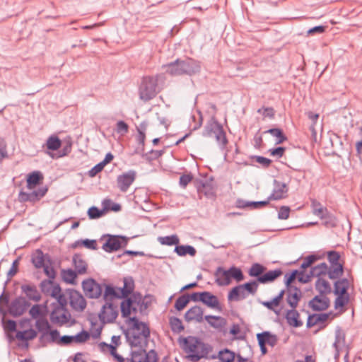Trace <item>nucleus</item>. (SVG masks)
Masks as SVG:
<instances>
[{
    "label": "nucleus",
    "instance_id": "obj_1",
    "mask_svg": "<svg viewBox=\"0 0 362 362\" xmlns=\"http://www.w3.org/2000/svg\"><path fill=\"white\" fill-rule=\"evenodd\" d=\"M165 72L172 76L188 75L192 76L201 70L199 62L189 57L184 59H177L174 62L162 66Z\"/></svg>",
    "mask_w": 362,
    "mask_h": 362
},
{
    "label": "nucleus",
    "instance_id": "obj_2",
    "mask_svg": "<svg viewBox=\"0 0 362 362\" xmlns=\"http://www.w3.org/2000/svg\"><path fill=\"white\" fill-rule=\"evenodd\" d=\"M159 75L146 76L141 79L139 86V98L147 102L154 98L159 93L158 88Z\"/></svg>",
    "mask_w": 362,
    "mask_h": 362
},
{
    "label": "nucleus",
    "instance_id": "obj_3",
    "mask_svg": "<svg viewBox=\"0 0 362 362\" xmlns=\"http://www.w3.org/2000/svg\"><path fill=\"white\" fill-rule=\"evenodd\" d=\"M327 259L330 264L329 278L330 279H338L344 274V262H340V253L335 250H330L327 252Z\"/></svg>",
    "mask_w": 362,
    "mask_h": 362
},
{
    "label": "nucleus",
    "instance_id": "obj_4",
    "mask_svg": "<svg viewBox=\"0 0 362 362\" xmlns=\"http://www.w3.org/2000/svg\"><path fill=\"white\" fill-rule=\"evenodd\" d=\"M47 191L48 187L47 186H42L37 189L35 188L31 190H28L27 192L21 189L18 193V200L21 203L30 202L35 204L45 196Z\"/></svg>",
    "mask_w": 362,
    "mask_h": 362
},
{
    "label": "nucleus",
    "instance_id": "obj_5",
    "mask_svg": "<svg viewBox=\"0 0 362 362\" xmlns=\"http://www.w3.org/2000/svg\"><path fill=\"white\" fill-rule=\"evenodd\" d=\"M106 242L103 245L102 248L107 252L111 253L119 250L127 245L129 238L124 235L107 234Z\"/></svg>",
    "mask_w": 362,
    "mask_h": 362
},
{
    "label": "nucleus",
    "instance_id": "obj_6",
    "mask_svg": "<svg viewBox=\"0 0 362 362\" xmlns=\"http://www.w3.org/2000/svg\"><path fill=\"white\" fill-rule=\"evenodd\" d=\"M118 308L112 302H106L101 308L98 314L100 321L103 325L113 323L118 316Z\"/></svg>",
    "mask_w": 362,
    "mask_h": 362
},
{
    "label": "nucleus",
    "instance_id": "obj_7",
    "mask_svg": "<svg viewBox=\"0 0 362 362\" xmlns=\"http://www.w3.org/2000/svg\"><path fill=\"white\" fill-rule=\"evenodd\" d=\"M30 303L23 296H18L11 300L8 307V313L13 317L21 316L30 307Z\"/></svg>",
    "mask_w": 362,
    "mask_h": 362
},
{
    "label": "nucleus",
    "instance_id": "obj_8",
    "mask_svg": "<svg viewBox=\"0 0 362 362\" xmlns=\"http://www.w3.org/2000/svg\"><path fill=\"white\" fill-rule=\"evenodd\" d=\"M82 288L86 297L88 298H98L103 292L101 284L94 279L88 278L82 281Z\"/></svg>",
    "mask_w": 362,
    "mask_h": 362
},
{
    "label": "nucleus",
    "instance_id": "obj_9",
    "mask_svg": "<svg viewBox=\"0 0 362 362\" xmlns=\"http://www.w3.org/2000/svg\"><path fill=\"white\" fill-rule=\"evenodd\" d=\"M66 294L69 296V304L71 308L77 312H82L86 308V300L81 293L73 288L66 290Z\"/></svg>",
    "mask_w": 362,
    "mask_h": 362
},
{
    "label": "nucleus",
    "instance_id": "obj_10",
    "mask_svg": "<svg viewBox=\"0 0 362 362\" xmlns=\"http://www.w3.org/2000/svg\"><path fill=\"white\" fill-rule=\"evenodd\" d=\"M136 178V172L134 170H129L126 173H123L117 177V187L122 192H127Z\"/></svg>",
    "mask_w": 362,
    "mask_h": 362
},
{
    "label": "nucleus",
    "instance_id": "obj_11",
    "mask_svg": "<svg viewBox=\"0 0 362 362\" xmlns=\"http://www.w3.org/2000/svg\"><path fill=\"white\" fill-rule=\"evenodd\" d=\"M273 190L268 197L269 202L272 200H281L288 197L289 188L286 183L274 179L273 180Z\"/></svg>",
    "mask_w": 362,
    "mask_h": 362
},
{
    "label": "nucleus",
    "instance_id": "obj_12",
    "mask_svg": "<svg viewBox=\"0 0 362 362\" xmlns=\"http://www.w3.org/2000/svg\"><path fill=\"white\" fill-rule=\"evenodd\" d=\"M178 342L181 348L186 352L190 354H198L199 338L188 336L187 337H180Z\"/></svg>",
    "mask_w": 362,
    "mask_h": 362
},
{
    "label": "nucleus",
    "instance_id": "obj_13",
    "mask_svg": "<svg viewBox=\"0 0 362 362\" xmlns=\"http://www.w3.org/2000/svg\"><path fill=\"white\" fill-rule=\"evenodd\" d=\"M31 262L36 269L42 268L47 263L50 265L53 263L51 256L48 253L44 254L40 249L36 250L32 255Z\"/></svg>",
    "mask_w": 362,
    "mask_h": 362
},
{
    "label": "nucleus",
    "instance_id": "obj_14",
    "mask_svg": "<svg viewBox=\"0 0 362 362\" xmlns=\"http://www.w3.org/2000/svg\"><path fill=\"white\" fill-rule=\"evenodd\" d=\"M308 306L314 311H323L330 306V300L327 296L319 294L309 301Z\"/></svg>",
    "mask_w": 362,
    "mask_h": 362
},
{
    "label": "nucleus",
    "instance_id": "obj_15",
    "mask_svg": "<svg viewBox=\"0 0 362 362\" xmlns=\"http://www.w3.org/2000/svg\"><path fill=\"white\" fill-rule=\"evenodd\" d=\"M21 289L25 297L34 302H39L41 299V294L34 284H24L21 286Z\"/></svg>",
    "mask_w": 362,
    "mask_h": 362
},
{
    "label": "nucleus",
    "instance_id": "obj_16",
    "mask_svg": "<svg viewBox=\"0 0 362 362\" xmlns=\"http://www.w3.org/2000/svg\"><path fill=\"white\" fill-rule=\"evenodd\" d=\"M286 300L291 308H296L302 298V292L298 287L286 288Z\"/></svg>",
    "mask_w": 362,
    "mask_h": 362
},
{
    "label": "nucleus",
    "instance_id": "obj_17",
    "mask_svg": "<svg viewBox=\"0 0 362 362\" xmlns=\"http://www.w3.org/2000/svg\"><path fill=\"white\" fill-rule=\"evenodd\" d=\"M129 322L132 323V329L137 332H140V334L145 339H147L150 337V329L148 325L143 322L139 320L136 317H132L129 318Z\"/></svg>",
    "mask_w": 362,
    "mask_h": 362
},
{
    "label": "nucleus",
    "instance_id": "obj_18",
    "mask_svg": "<svg viewBox=\"0 0 362 362\" xmlns=\"http://www.w3.org/2000/svg\"><path fill=\"white\" fill-rule=\"evenodd\" d=\"M202 303L211 309L222 311V307L216 296L209 291H203Z\"/></svg>",
    "mask_w": 362,
    "mask_h": 362
},
{
    "label": "nucleus",
    "instance_id": "obj_19",
    "mask_svg": "<svg viewBox=\"0 0 362 362\" xmlns=\"http://www.w3.org/2000/svg\"><path fill=\"white\" fill-rule=\"evenodd\" d=\"M203 309L200 306L194 305L185 313L184 318L188 322L193 320L202 322L203 320Z\"/></svg>",
    "mask_w": 362,
    "mask_h": 362
},
{
    "label": "nucleus",
    "instance_id": "obj_20",
    "mask_svg": "<svg viewBox=\"0 0 362 362\" xmlns=\"http://www.w3.org/2000/svg\"><path fill=\"white\" fill-rule=\"evenodd\" d=\"M216 283L221 286H227L231 282L229 269H224L222 267H218L215 273Z\"/></svg>",
    "mask_w": 362,
    "mask_h": 362
},
{
    "label": "nucleus",
    "instance_id": "obj_21",
    "mask_svg": "<svg viewBox=\"0 0 362 362\" xmlns=\"http://www.w3.org/2000/svg\"><path fill=\"white\" fill-rule=\"evenodd\" d=\"M44 177L40 171H33L27 175L26 188L28 190L35 189L43 180Z\"/></svg>",
    "mask_w": 362,
    "mask_h": 362
},
{
    "label": "nucleus",
    "instance_id": "obj_22",
    "mask_svg": "<svg viewBox=\"0 0 362 362\" xmlns=\"http://www.w3.org/2000/svg\"><path fill=\"white\" fill-rule=\"evenodd\" d=\"M331 315H332V312L310 314L308 317L306 326L308 328H310L317 324L324 323Z\"/></svg>",
    "mask_w": 362,
    "mask_h": 362
},
{
    "label": "nucleus",
    "instance_id": "obj_23",
    "mask_svg": "<svg viewBox=\"0 0 362 362\" xmlns=\"http://www.w3.org/2000/svg\"><path fill=\"white\" fill-rule=\"evenodd\" d=\"M287 323L293 327H300L303 325V322L299 319L300 314L296 308L288 310L285 315Z\"/></svg>",
    "mask_w": 362,
    "mask_h": 362
},
{
    "label": "nucleus",
    "instance_id": "obj_24",
    "mask_svg": "<svg viewBox=\"0 0 362 362\" xmlns=\"http://www.w3.org/2000/svg\"><path fill=\"white\" fill-rule=\"evenodd\" d=\"M122 294L119 288L111 284H105L103 298L106 302H112L114 298H122Z\"/></svg>",
    "mask_w": 362,
    "mask_h": 362
},
{
    "label": "nucleus",
    "instance_id": "obj_25",
    "mask_svg": "<svg viewBox=\"0 0 362 362\" xmlns=\"http://www.w3.org/2000/svg\"><path fill=\"white\" fill-rule=\"evenodd\" d=\"M349 287V281L346 278L339 279L334 284V295H349L348 289Z\"/></svg>",
    "mask_w": 362,
    "mask_h": 362
},
{
    "label": "nucleus",
    "instance_id": "obj_26",
    "mask_svg": "<svg viewBox=\"0 0 362 362\" xmlns=\"http://www.w3.org/2000/svg\"><path fill=\"white\" fill-rule=\"evenodd\" d=\"M206 321L209 325L220 331L226 325L227 320L226 318L221 316L216 315H206L204 317Z\"/></svg>",
    "mask_w": 362,
    "mask_h": 362
},
{
    "label": "nucleus",
    "instance_id": "obj_27",
    "mask_svg": "<svg viewBox=\"0 0 362 362\" xmlns=\"http://www.w3.org/2000/svg\"><path fill=\"white\" fill-rule=\"evenodd\" d=\"M211 347L209 344L204 343L199 339V352L198 354H189L188 358L193 362L199 361L202 358L205 357L209 352Z\"/></svg>",
    "mask_w": 362,
    "mask_h": 362
},
{
    "label": "nucleus",
    "instance_id": "obj_28",
    "mask_svg": "<svg viewBox=\"0 0 362 362\" xmlns=\"http://www.w3.org/2000/svg\"><path fill=\"white\" fill-rule=\"evenodd\" d=\"M315 288L319 294L327 296L332 292L330 284L324 278L317 279Z\"/></svg>",
    "mask_w": 362,
    "mask_h": 362
},
{
    "label": "nucleus",
    "instance_id": "obj_29",
    "mask_svg": "<svg viewBox=\"0 0 362 362\" xmlns=\"http://www.w3.org/2000/svg\"><path fill=\"white\" fill-rule=\"evenodd\" d=\"M221 124L216 120L215 117H212L211 119L206 122L202 135L205 137L212 136L213 132L221 129Z\"/></svg>",
    "mask_w": 362,
    "mask_h": 362
},
{
    "label": "nucleus",
    "instance_id": "obj_30",
    "mask_svg": "<svg viewBox=\"0 0 362 362\" xmlns=\"http://www.w3.org/2000/svg\"><path fill=\"white\" fill-rule=\"evenodd\" d=\"M59 311V310H52L50 313L49 318L52 323L62 326L69 321L71 315L64 311V313L58 315L57 313Z\"/></svg>",
    "mask_w": 362,
    "mask_h": 362
},
{
    "label": "nucleus",
    "instance_id": "obj_31",
    "mask_svg": "<svg viewBox=\"0 0 362 362\" xmlns=\"http://www.w3.org/2000/svg\"><path fill=\"white\" fill-rule=\"evenodd\" d=\"M257 339H262L266 345L268 344L272 347L275 346L279 341L278 337L269 331H264L257 334Z\"/></svg>",
    "mask_w": 362,
    "mask_h": 362
},
{
    "label": "nucleus",
    "instance_id": "obj_32",
    "mask_svg": "<svg viewBox=\"0 0 362 362\" xmlns=\"http://www.w3.org/2000/svg\"><path fill=\"white\" fill-rule=\"evenodd\" d=\"M283 274V272L281 269H276L274 270H269L268 272H264L263 276H262L259 279V284H265L268 283H271L274 281L276 279L281 276Z\"/></svg>",
    "mask_w": 362,
    "mask_h": 362
},
{
    "label": "nucleus",
    "instance_id": "obj_33",
    "mask_svg": "<svg viewBox=\"0 0 362 362\" xmlns=\"http://www.w3.org/2000/svg\"><path fill=\"white\" fill-rule=\"evenodd\" d=\"M258 284L259 282L257 281L252 280L249 282L240 285L242 290V299H245L249 293L252 295L255 294L258 289Z\"/></svg>",
    "mask_w": 362,
    "mask_h": 362
},
{
    "label": "nucleus",
    "instance_id": "obj_34",
    "mask_svg": "<svg viewBox=\"0 0 362 362\" xmlns=\"http://www.w3.org/2000/svg\"><path fill=\"white\" fill-rule=\"evenodd\" d=\"M72 261L74 265L75 271L78 274H83L86 273L88 264L83 259L81 254H75L73 256Z\"/></svg>",
    "mask_w": 362,
    "mask_h": 362
},
{
    "label": "nucleus",
    "instance_id": "obj_35",
    "mask_svg": "<svg viewBox=\"0 0 362 362\" xmlns=\"http://www.w3.org/2000/svg\"><path fill=\"white\" fill-rule=\"evenodd\" d=\"M329 269L325 262L320 263L315 267L311 268L309 274L311 277L323 278L322 276L327 275L329 276Z\"/></svg>",
    "mask_w": 362,
    "mask_h": 362
},
{
    "label": "nucleus",
    "instance_id": "obj_36",
    "mask_svg": "<svg viewBox=\"0 0 362 362\" xmlns=\"http://www.w3.org/2000/svg\"><path fill=\"white\" fill-rule=\"evenodd\" d=\"M122 301L120 303V311L121 315L123 318H129L132 314V305H133V301L129 296L122 298Z\"/></svg>",
    "mask_w": 362,
    "mask_h": 362
},
{
    "label": "nucleus",
    "instance_id": "obj_37",
    "mask_svg": "<svg viewBox=\"0 0 362 362\" xmlns=\"http://www.w3.org/2000/svg\"><path fill=\"white\" fill-rule=\"evenodd\" d=\"M267 268L259 263H254L248 271V274L251 277H255L257 282H260L259 278L263 276Z\"/></svg>",
    "mask_w": 362,
    "mask_h": 362
},
{
    "label": "nucleus",
    "instance_id": "obj_38",
    "mask_svg": "<svg viewBox=\"0 0 362 362\" xmlns=\"http://www.w3.org/2000/svg\"><path fill=\"white\" fill-rule=\"evenodd\" d=\"M238 207L239 208H246L251 207L252 209H260L267 206L269 204V200L267 198L265 201H259V202H247L244 200H238Z\"/></svg>",
    "mask_w": 362,
    "mask_h": 362
},
{
    "label": "nucleus",
    "instance_id": "obj_39",
    "mask_svg": "<svg viewBox=\"0 0 362 362\" xmlns=\"http://www.w3.org/2000/svg\"><path fill=\"white\" fill-rule=\"evenodd\" d=\"M124 335L127 341L132 347H139L141 346V335L140 332L124 331Z\"/></svg>",
    "mask_w": 362,
    "mask_h": 362
},
{
    "label": "nucleus",
    "instance_id": "obj_40",
    "mask_svg": "<svg viewBox=\"0 0 362 362\" xmlns=\"http://www.w3.org/2000/svg\"><path fill=\"white\" fill-rule=\"evenodd\" d=\"M174 252L180 257L185 256L189 255L192 257H194L197 254L196 249L192 245H178V244L175 246Z\"/></svg>",
    "mask_w": 362,
    "mask_h": 362
},
{
    "label": "nucleus",
    "instance_id": "obj_41",
    "mask_svg": "<svg viewBox=\"0 0 362 362\" xmlns=\"http://www.w3.org/2000/svg\"><path fill=\"white\" fill-rule=\"evenodd\" d=\"M122 297L125 298L131 295L134 290V281L132 277L124 279V286L119 288Z\"/></svg>",
    "mask_w": 362,
    "mask_h": 362
},
{
    "label": "nucleus",
    "instance_id": "obj_42",
    "mask_svg": "<svg viewBox=\"0 0 362 362\" xmlns=\"http://www.w3.org/2000/svg\"><path fill=\"white\" fill-rule=\"evenodd\" d=\"M45 146L49 151H57L62 146V141L57 135L52 134L47 138Z\"/></svg>",
    "mask_w": 362,
    "mask_h": 362
},
{
    "label": "nucleus",
    "instance_id": "obj_43",
    "mask_svg": "<svg viewBox=\"0 0 362 362\" xmlns=\"http://www.w3.org/2000/svg\"><path fill=\"white\" fill-rule=\"evenodd\" d=\"M321 220L322 221V225L327 228H333L337 227L338 225V220L337 217L330 211L325 214V215L322 217Z\"/></svg>",
    "mask_w": 362,
    "mask_h": 362
},
{
    "label": "nucleus",
    "instance_id": "obj_44",
    "mask_svg": "<svg viewBox=\"0 0 362 362\" xmlns=\"http://www.w3.org/2000/svg\"><path fill=\"white\" fill-rule=\"evenodd\" d=\"M78 273L71 269H62L61 272L63 281L67 284H76V279Z\"/></svg>",
    "mask_w": 362,
    "mask_h": 362
},
{
    "label": "nucleus",
    "instance_id": "obj_45",
    "mask_svg": "<svg viewBox=\"0 0 362 362\" xmlns=\"http://www.w3.org/2000/svg\"><path fill=\"white\" fill-rule=\"evenodd\" d=\"M37 332L33 329H29L25 331H18L16 332V338L23 341L32 340L37 337Z\"/></svg>",
    "mask_w": 362,
    "mask_h": 362
},
{
    "label": "nucleus",
    "instance_id": "obj_46",
    "mask_svg": "<svg viewBox=\"0 0 362 362\" xmlns=\"http://www.w3.org/2000/svg\"><path fill=\"white\" fill-rule=\"evenodd\" d=\"M311 207L313 214L319 217L320 219L329 211L326 207L323 206L322 204L316 199L311 200Z\"/></svg>",
    "mask_w": 362,
    "mask_h": 362
},
{
    "label": "nucleus",
    "instance_id": "obj_47",
    "mask_svg": "<svg viewBox=\"0 0 362 362\" xmlns=\"http://www.w3.org/2000/svg\"><path fill=\"white\" fill-rule=\"evenodd\" d=\"M264 134H269L276 138V144H280L286 141L288 139L284 134L283 130L279 128H272L264 132Z\"/></svg>",
    "mask_w": 362,
    "mask_h": 362
},
{
    "label": "nucleus",
    "instance_id": "obj_48",
    "mask_svg": "<svg viewBox=\"0 0 362 362\" xmlns=\"http://www.w3.org/2000/svg\"><path fill=\"white\" fill-rule=\"evenodd\" d=\"M169 325L173 333L179 334L185 329V326L182 325V320L175 316L170 317Z\"/></svg>",
    "mask_w": 362,
    "mask_h": 362
},
{
    "label": "nucleus",
    "instance_id": "obj_49",
    "mask_svg": "<svg viewBox=\"0 0 362 362\" xmlns=\"http://www.w3.org/2000/svg\"><path fill=\"white\" fill-rule=\"evenodd\" d=\"M218 357L222 362H233L235 355L233 351L226 348L218 352Z\"/></svg>",
    "mask_w": 362,
    "mask_h": 362
},
{
    "label": "nucleus",
    "instance_id": "obj_50",
    "mask_svg": "<svg viewBox=\"0 0 362 362\" xmlns=\"http://www.w3.org/2000/svg\"><path fill=\"white\" fill-rule=\"evenodd\" d=\"M54 298L57 299V303H52L54 307L53 310L67 312L66 305L68 302L66 296L64 293H62Z\"/></svg>",
    "mask_w": 362,
    "mask_h": 362
},
{
    "label": "nucleus",
    "instance_id": "obj_51",
    "mask_svg": "<svg viewBox=\"0 0 362 362\" xmlns=\"http://www.w3.org/2000/svg\"><path fill=\"white\" fill-rule=\"evenodd\" d=\"M35 327L39 332L44 334H48L51 329L49 323L45 318L38 319L35 322Z\"/></svg>",
    "mask_w": 362,
    "mask_h": 362
},
{
    "label": "nucleus",
    "instance_id": "obj_52",
    "mask_svg": "<svg viewBox=\"0 0 362 362\" xmlns=\"http://www.w3.org/2000/svg\"><path fill=\"white\" fill-rule=\"evenodd\" d=\"M158 240L161 245H165L169 246L177 245V244H179L180 242V239L177 235H171L165 237H158Z\"/></svg>",
    "mask_w": 362,
    "mask_h": 362
},
{
    "label": "nucleus",
    "instance_id": "obj_53",
    "mask_svg": "<svg viewBox=\"0 0 362 362\" xmlns=\"http://www.w3.org/2000/svg\"><path fill=\"white\" fill-rule=\"evenodd\" d=\"M71 146L72 144L71 141H67L65 145L63 146V148L59 151V153L57 155L55 153H53L52 152H47V154H48L50 157L52 158H59L64 156H67L69 153L71 151Z\"/></svg>",
    "mask_w": 362,
    "mask_h": 362
},
{
    "label": "nucleus",
    "instance_id": "obj_54",
    "mask_svg": "<svg viewBox=\"0 0 362 362\" xmlns=\"http://www.w3.org/2000/svg\"><path fill=\"white\" fill-rule=\"evenodd\" d=\"M298 274V270L294 269L291 273H287L284 276V284L286 288H292L296 287L292 285L293 282L297 279Z\"/></svg>",
    "mask_w": 362,
    "mask_h": 362
},
{
    "label": "nucleus",
    "instance_id": "obj_55",
    "mask_svg": "<svg viewBox=\"0 0 362 362\" xmlns=\"http://www.w3.org/2000/svg\"><path fill=\"white\" fill-rule=\"evenodd\" d=\"M346 334L345 332L340 327H337L335 330V340L333 344L334 348H337L339 344H345Z\"/></svg>",
    "mask_w": 362,
    "mask_h": 362
},
{
    "label": "nucleus",
    "instance_id": "obj_56",
    "mask_svg": "<svg viewBox=\"0 0 362 362\" xmlns=\"http://www.w3.org/2000/svg\"><path fill=\"white\" fill-rule=\"evenodd\" d=\"M230 279H233L237 282H240L244 279V274L242 270L235 266H232L229 268Z\"/></svg>",
    "mask_w": 362,
    "mask_h": 362
},
{
    "label": "nucleus",
    "instance_id": "obj_57",
    "mask_svg": "<svg viewBox=\"0 0 362 362\" xmlns=\"http://www.w3.org/2000/svg\"><path fill=\"white\" fill-rule=\"evenodd\" d=\"M242 299V290L240 285L233 287L228 294V300H239Z\"/></svg>",
    "mask_w": 362,
    "mask_h": 362
},
{
    "label": "nucleus",
    "instance_id": "obj_58",
    "mask_svg": "<svg viewBox=\"0 0 362 362\" xmlns=\"http://www.w3.org/2000/svg\"><path fill=\"white\" fill-rule=\"evenodd\" d=\"M189 303V298L187 297L186 294H183L177 298L174 307L177 311H181Z\"/></svg>",
    "mask_w": 362,
    "mask_h": 362
},
{
    "label": "nucleus",
    "instance_id": "obj_59",
    "mask_svg": "<svg viewBox=\"0 0 362 362\" xmlns=\"http://www.w3.org/2000/svg\"><path fill=\"white\" fill-rule=\"evenodd\" d=\"M198 191L204 194L207 198H214L216 197L214 188L206 183H202V188H198Z\"/></svg>",
    "mask_w": 362,
    "mask_h": 362
},
{
    "label": "nucleus",
    "instance_id": "obj_60",
    "mask_svg": "<svg viewBox=\"0 0 362 362\" xmlns=\"http://www.w3.org/2000/svg\"><path fill=\"white\" fill-rule=\"evenodd\" d=\"M164 153L163 150H151L149 152L144 153L142 155V157L144 158L148 161H152L158 159Z\"/></svg>",
    "mask_w": 362,
    "mask_h": 362
},
{
    "label": "nucleus",
    "instance_id": "obj_61",
    "mask_svg": "<svg viewBox=\"0 0 362 362\" xmlns=\"http://www.w3.org/2000/svg\"><path fill=\"white\" fill-rule=\"evenodd\" d=\"M215 139H216V141L218 143L221 150L223 151V150L226 149V146L228 143L226 132H219V134H217L215 136Z\"/></svg>",
    "mask_w": 362,
    "mask_h": 362
},
{
    "label": "nucleus",
    "instance_id": "obj_62",
    "mask_svg": "<svg viewBox=\"0 0 362 362\" xmlns=\"http://www.w3.org/2000/svg\"><path fill=\"white\" fill-rule=\"evenodd\" d=\"M337 298L334 300V308L338 309L339 308L344 307L349 301V295H337Z\"/></svg>",
    "mask_w": 362,
    "mask_h": 362
},
{
    "label": "nucleus",
    "instance_id": "obj_63",
    "mask_svg": "<svg viewBox=\"0 0 362 362\" xmlns=\"http://www.w3.org/2000/svg\"><path fill=\"white\" fill-rule=\"evenodd\" d=\"M104 211V209L100 210L98 207L93 206L88 209L87 214L90 219H96L103 215Z\"/></svg>",
    "mask_w": 362,
    "mask_h": 362
},
{
    "label": "nucleus",
    "instance_id": "obj_64",
    "mask_svg": "<svg viewBox=\"0 0 362 362\" xmlns=\"http://www.w3.org/2000/svg\"><path fill=\"white\" fill-rule=\"evenodd\" d=\"M53 284H54V281H52V280H48V279L42 280L40 284V288L41 291L45 295H47V296L49 295V293L51 292L52 286Z\"/></svg>",
    "mask_w": 362,
    "mask_h": 362
}]
</instances>
